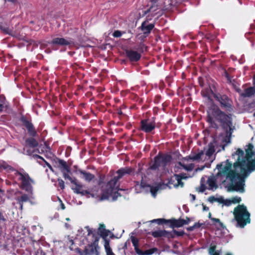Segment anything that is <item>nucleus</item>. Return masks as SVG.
<instances>
[{
	"label": "nucleus",
	"mask_w": 255,
	"mask_h": 255,
	"mask_svg": "<svg viewBox=\"0 0 255 255\" xmlns=\"http://www.w3.org/2000/svg\"><path fill=\"white\" fill-rule=\"evenodd\" d=\"M61 181L62 182V185H60V187H61L62 189H63L64 188V183H63V181Z\"/></svg>",
	"instance_id": "69168bd1"
},
{
	"label": "nucleus",
	"mask_w": 255,
	"mask_h": 255,
	"mask_svg": "<svg viewBox=\"0 0 255 255\" xmlns=\"http://www.w3.org/2000/svg\"><path fill=\"white\" fill-rule=\"evenodd\" d=\"M202 225H203V224L197 222V223H195L193 225V226L194 227V229H197V228H200Z\"/></svg>",
	"instance_id": "c03bdc74"
},
{
	"label": "nucleus",
	"mask_w": 255,
	"mask_h": 255,
	"mask_svg": "<svg viewBox=\"0 0 255 255\" xmlns=\"http://www.w3.org/2000/svg\"><path fill=\"white\" fill-rule=\"evenodd\" d=\"M231 202L232 204H236L240 203L242 199L239 196H234L231 198Z\"/></svg>",
	"instance_id": "2f4dec72"
},
{
	"label": "nucleus",
	"mask_w": 255,
	"mask_h": 255,
	"mask_svg": "<svg viewBox=\"0 0 255 255\" xmlns=\"http://www.w3.org/2000/svg\"><path fill=\"white\" fill-rule=\"evenodd\" d=\"M151 235L154 238L164 237L168 238H172L174 237V236L171 232H168L165 230L155 231L152 232Z\"/></svg>",
	"instance_id": "aec40b11"
},
{
	"label": "nucleus",
	"mask_w": 255,
	"mask_h": 255,
	"mask_svg": "<svg viewBox=\"0 0 255 255\" xmlns=\"http://www.w3.org/2000/svg\"><path fill=\"white\" fill-rule=\"evenodd\" d=\"M214 120L219 122L222 126L229 128V130L222 134L219 137L221 141L222 150H224L225 147L231 143V135L233 128H232V118L231 115H226L221 111L217 107L213 106V109L208 112V122L211 124L214 122Z\"/></svg>",
	"instance_id": "7ed1b4c3"
},
{
	"label": "nucleus",
	"mask_w": 255,
	"mask_h": 255,
	"mask_svg": "<svg viewBox=\"0 0 255 255\" xmlns=\"http://www.w3.org/2000/svg\"><path fill=\"white\" fill-rule=\"evenodd\" d=\"M65 227L66 229H70L71 228V225L68 223H65Z\"/></svg>",
	"instance_id": "5fc2aeb1"
},
{
	"label": "nucleus",
	"mask_w": 255,
	"mask_h": 255,
	"mask_svg": "<svg viewBox=\"0 0 255 255\" xmlns=\"http://www.w3.org/2000/svg\"><path fill=\"white\" fill-rule=\"evenodd\" d=\"M58 167L63 174L65 179H68L73 185L72 189L76 191H79L83 187L82 184L78 181L75 178L71 177L69 173L70 172V168L67 165V162L62 159L58 160Z\"/></svg>",
	"instance_id": "6e6552de"
},
{
	"label": "nucleus",
	"mask_w": 255,
	"mask_h": 255,
	"mask_svg": "<svg viewBox=\"0 0 255 255\" xmlns=\"http://www.w3.org/2000/svg\"><path fill=\"white\" fill-rule=\"evenodd\" d=\"M223 204L225 205L226 206H231L232 204V202H231V198L228 199H224V201L223 202Z\"/></svg>",
	"instance_id": "a19ab883"
},
{
	"label": "nucleus",
	"mask_w": 255,
	"mask_h": 255,
	"mask_svg": "<svg viewBox=\"0 0 255 255\" xmlns=\"http://www.w3.org/2000/svg\"><path fill=\"white\" fill-rule=\"evenodd\" d=\"M184 221H185V222L186 223H185V225H188L191 221V219L190 218L188 217H186V219H184Z\"/></svg>",
	"instance_id": "49530a36"
},
{
	"label": "nucleus",
	"mask_w": 255,
	"mask_h": 255,
	"mask_svg": "<svg viewBox=\"0 0 255 255\" xmlns=\"http://www.w3.org/2000/svg\"><path fill=\"white\" fill-rule=\"evenodd\" d=\"M45 163H46L47 166L49 168V169L53 171V168H52V166L50 165V164L47 162H45Z\"/></svg>",
	"instance_id": "13d9d810"
},
{
	"label": "nucleus",
	"mask_w": 255,
	"mask_h": 255,
	"mask_svg": "<svg viewBox=\"0 0 255 255\" xmlns=\"http://www.w3.org/2000/svg\"><path fill=\"white\" fill-rule=\"evenodd\" d=\"M15 177L20 182V188L26 191H32L34 189L35 182L24 170L16 171L14 173Z\"/></svg>",
	"instance_id": "1a4fd4ad"
},
{
	"label": "nucleus",
	"mask_w": 255,
	"mask_h": 255,
	"mask_svg": "<svg viewBox=\"0 0 255 255\" xmlns=\"http://www.w3.org/2000/svg\"><path fill=\"white\" fill-rule=\"evenodd\" d=\"M82 195H86L88 197L90 196L95 198L96 201L110 200L114 201L118 197L121 196L120 192H76Z\"/></svg>",
	"instance_id": "9d476101"
},
{
	"label": "nucleus",
	"mask_w": 255,
	"mask_h": 255,
	"mask_svg": "<svg viewBox=\"0 0 255 255\" xmlns=\"http://www.w3.org/2000/svg\"><path fill=\"white\" fill-rule=\"evenodd\" d=\"M86 229L87 230L88 236H92V243L86 246L83 251L79 252L80 254L81 255H99V249L100 248L98 246L99 237L98 235L94 233L93 229L88 226L86 227Z\"/></svg>",
	"instance_id": "0eeeda50"
},
{
	"label": "nucleus",
	"mask_w": 255,
	"mask_h": 255,
	"mask_svg": "<svg viewBox=\"0 0 255 255\" xmlns=\"http://www.w3.org/2000/svg\"><path fill=\"white\" fill-rule=\"evenodd\" d=\"M208 217H209V218H210V219H211V218H213L211 217V213H209Z\"/></svg>",
	"instance_id": "338daca9"
},
{
	"label": "nucleus",
	"mask_w": 255,
	"mask_h": 255,
	"mask_svg": "<svg viewBox=\"0 0 255 255\" xmlns=\"http://www.w3.org/2000/svg\"><path fill=\"white\" fill-rule=\"evenodd\" d=\"M151 193V195L153 197H155L156 196V195H157V192H150Z\"/></svg>",
	"instance_id": "bf43d9fd"
},
{
	"label": "nucleus",
	"mask_w": 255,
	"mask_h": 255,
	"mask_svg": "<svg viewBox=\"0 0 255 255\" xmlns=\"http://www.w3.org/2000/svg\"><path fill=\"white\" fill-rule=\"evenodd\" d=\"M190 196L191 198V201L192 202H194L196 199V196L195 195L190 194Z\"/></svg>",
	"instance_id": "8fccbe9b"
},
{
	"label": "nucleus",
	"mask_w": 255,
	"mask_h": 255,
	"mask_svg": "<svg viewBox=\"0 0 255 255\" xmlns=\"http://www.w3.org/2000/svg\"><path fill=\"white\" fill-rule=\"evenodd\" d=\"M0 29L5 33L11 34V32H12V30L6 27L3 26L1 24H0Z\"/></svg>",
	"instance_id": "e433bc0d"
},
{
	"label": "nucleus",
	"mask_w": 255,
	"mask_h": 255,
	"mask_svg": "<svg viewBox=\"0 0 255 255\" xmlns=\"http://www.w3.org/2000/svg\"><path fill=\"white\" fill-rule=\"evenodd\" d=\"M51 43L64 46L73 44L74 42L69 38H64L62 37H56L52 39Z\"/></svg>",
	"instance_id": "f3484780"
},
{
	"label": "nucleus",
	"mask_w": 255,
	"mask_h": 255,
	"mask_svg": "<svg viewBox=\"0 0 255 255\" xmlns=\"http://www.w3.org/2000/svg\"><path fill=\"white\" fill-rule=\"evenodd\" d=\"M93 232L95 233L96 234L98 235V237L99 238L101 237L103 239L107 238V237L109 236V233L110 232L109 230L106 229V226L104 224H100L99 227L98 229L97 233L93 230Z\"/></svg>",
	"instance_id": "4be33fe9"
},
{
	"label": "nucleus",
	"mask_w": 255,
	"mask_h": 255,
	"mask_svg": "<svg viewBox=\"0 0 255 255\" xmlns=\"http://www.w3.org/2000/svg\"><path fill=\"white\" fill-rule=\"evenodd\" d=\"M128 57L131 61H137L141 57V55L137 52L133 50H128L126 51Z\"/></svg>",
	"instance_id": "b1692460"
},
{
	"label": "nucleus",
	"mask_w": 255,
	"mask_h": 255,
	"mask_svg": "<svg viewBox=\"0 0 255 255\" xmlns=\"http://www.w3.org/2000/svg\"><path fill=\"white\" fill-rule=\"evenodd\" d=\"M170 159L171 157L169 155L156 156L155 157L154 163L150 166V168L155 170L161 166L164 167Z\"/></svg>",
	"instance_id": "f8f14e48"
},
{
	"label": "nucleus",
	"mask_w": 255,
	"mask_h": 255,
	"mask_svg": "<svg viewBox=\"0 0 255 255\" xmlns=\"http://www.w3.org/2000/svg\"><path fill=\"white\" fill-rule=\"evenodd\" d=\"M75 172L77 174H79L80 175V177L84 179L85 181L88 182H91L95 177L94 174L79 168H76Z\"/></svg>",
	"instance_id": "a211bd4d"
},
{
	"label": "nucleus",
	"mask_w": 255,
	"mask_h": 255,
	"mask_svg": "<svg viewBox=\"0 0 255 255\" xmlns=\"http://www.w3.org/2000/svg\"><path fill=\"white\" fill-rule=\"evenodd\" d=\"M215 151L213 143H210L208 144L207 148H204V150H201L195 154L190 155L189 156V159L185 158L181 162H179V164L186 170L191 171L193 169L194 165L191 162V160L198 161H209V162H212L213 161L212 155Z\"/></svg>",
	"instance_id": "20e7f679"
},
{
	"label": "nucleus",
	"mask_w": 255,
	"mask_h": 255,
	"mask_svg": "<svg viewBox=\"0 0 255 255\" xmlns=\"http://www.w3.org/2000/svg\"><path fill=\"white\" fill-rule=\"evenodd\" d=\"M5 1H8L11 2L12 3H15L16 2V0H4Z\"/></svg>",
	"instance_id": "052dcab7"
},
{
	"label": "nucleus",
	"mask_w": 255,
	"mask_h": 255,
	"mask_svg": "<svg viewBox=\"0 0 255 255\" xmlns=\"http://www.w3.org/2000/svg\"><path fill=\"white\" fill-rule=\"evenodd\" d=\"M183 0H165L163 3H160L162 9L164 10H171L176 5L181 3Z\"/></svg>",
	"instance_id": "2eb2a0df"
},
{
	"label": "nucleus",
	"mask_w": 255,
	"mask_h": 255,
	"mask_svg": "<svg viewBox=\"0 0 255 255\" xmlns=\"http://www.w3.org/2000/svg\"><path fill=\"white\" fill-rule=\"evenodd\" d=\"M215 98L219 102L221 106L228 111H231L232 102L226 95H214Z\"/></svg>",
	"instance_id": "ddd939ff"
},
{
	"label": "nucleus",
	"mask_w": 255,
	"mask_h": 255,
	"mask_svg": "<svg viewBox=\"0 0 255 255\" xmlns=\"http://www.w3.org/2000/svg\"><path fill=\"white\" fill-rule=\"evenodd\" d=\"M225 76H226V78H227L228 80L231 82L230 78L229 75L227 72L225 73Z\"/></svg>",
	"instance_id": "4d7b16f0"
},
{
	"label": "nucleus",
	"mask_w": 255,
	"mask_h": 255,
	"mask_svg": "<svg viewBox=\"0 0 255 255\" xmlns=\"http://www.w3.org/2000/svg\"><path fill=\"white\" fill-rule=\"evenodd\" d=\"M234 220L237 222V226L243 228L251 223V214L244 204H239L233 211Z\"/></svg>",
	"instance_id": "39448f33"
},
{
	"label": "nucleus",
	"mask_w": 255,
	"mask_h": 255,
	"mask_svg": "<svg viewBox=\"0 0 255 255\" xmlns=\"http://www.w3.org/2000/svg\"><path fill=\"white\" fill-rule=\"evenodd\" d=\"M17 200L20 205V208L22 209L23 203L30 201L29 197L26 194H23L20 197L17 198Z\"/></svg>",
	"instance_id": "c85d7f7f"
},
{
	"label": "nucleus",
	"mask_w": 255,
	"mask_h": 255,
	"mask_svg": "<svg viewBox=\"0 0 255 255\" xmlns=\"http://www.w3.org/2000/svg\"><path fill=\"white\" fill-rule=\"evenodd\" d=\"M184 219L179 218L176 219L175 218H172L169 219V227L171 228L174 229L175 228H180L185 225Z\"/></svg>",
	"instance_id": "412c9836"
},
{
	"label": "nucleus",
	"mask_w": 255,
	"mask_h": 255,
	"mask_svg": "<svg viewBox=\"0 0 255 255\" xmlns=\"http://www.w3.org/2000/svg\"><path fill=\"white\" fill-rule=\"evenodd\" d=\"M104 247L106 250V252H109L111 250H112L110 246V241L107 239V238H105L104 239Z\"/></svg>",
	"instance_id": "473e14b6"
},
{
	"label": "nucleus",
	"mask_w": 255,
	"mask_h": 255,
	"mask_svg": "<svg viewBox=\"0 0 255 255\" xmlns=\"http://www.w3.org/2000/svg\"><path fill=\"white\" fill-rule=\"evenodd\" d=\"M186 230L189 232H191V231H193L194 230H195V229H194V227L193 225L192 226H190V227H187L186 228Z\"/></svg>",
	"instance_id": "de8ad7c7"
},
{
	"label": "nucleus",
	"mask_w": 255,
	"mask_h": 255,
	"mask_svg": "<svg viewBox=\"0 0 255 255\" xmlns=\"http://www.w3.org/2000/svg\"><path fill=\"white\" fill-rule=\"evenodd\" d=\"M202 206H203V211H208L209 210V207H207L203 203L202 204Z\"/></svg>",
	"instance_id": "3c124183"
},
{
	"label": "nucleus",
	"mask_w": 255,
	"mask_h": 255,
	"mask_svg": "<svg viewBox=\"0 0 255 255\" xmlns=\"http://www.w3.org/2000/svg\"><path fill=\"white\" fill-rule=\"evenodd\" d=\"M232 168V163L229 162L228 160L226 161L222 162L220 164L217 165V168L218 169L219 172L217 174L216 176H210L208 177L207 180H206L205 177H203L201 179V185L199 191H204L206 190H214L217 189L218 185L217 183V178L219 176L225 177L226 179L223 181V185L225 187L227 190L229 191H244V189H228L227 186L225 185V182L227 180V178L229 176L231 171L234 170V166L233 169Z\"/></svg>",
	"instance_id": "f03ea898"
},
{
	"label": "nucleus",
	"mask_w": 255,
	"mask_h": 255,
	"mask_svg": "<svg viewBox=\"0 0 255 255\" xmlns=\"http://www.w3.org/2000/svg\"><path fill=\"white\" fill-rule=\"evenodd\" d=\"M4 97L0 96V112H1L4 106H6Z\"/></svg>",
	"instance_id": "72a5a7b5"
},
{
	"label": "nucleus",
	"mask_w": 255,
	"mask_h": 255,
	"mask_svg": "<svg viewBox=\"0 0 255 255\" xmlns=\"http://www.w3.org/2000/svg\"><path fill=\"white\" fill-rule=\"evenodd\" d=\"M125 33V32H122L120 30H116L113 33V36L114 37H120L123 34Z\"/></svg>",
	"instance_id": "4c0bfd02"
},
{
	"label": "nucleus",
	"mask_w": 255,
	"mask_h": 255,
	"mask_svg": "<svg viewBox=\"0 0 255 255\" xmlns=\"http://www.w3.org/2000/svg\"><path fill=\"white\" fill-rule=\"evenodd\" d=\"M187 177L185 174H181L175 175L169 181L168 184L159 183L155 184L151 189L150 191H158L159 190H167L171 189L173 187H177L179 186L183 187V183L182 179H187Z\"/></svg>",
	"instance_id": "423d86ee"
},
{
	"label": "nucleus",
	"mask_w": 255,
	"mask_h": 255,
	"mask_svg": "<svg viewBox=\"0 0 255 255\" xmlns=\"http://www.w3.org/2000/svg\"><path fill=\"white\" fill-rule=\"evenodd\" d=\"M69 243L71 245H73L74 244V241L72 240H69Z\"/></svg>",
	"instance_id": "e2e57ef3"
},
{
	"label": "nucleus",
	"mask_w": 255,
	"mask_h": 255,
	"mask_svg": "<svg viewBox=\"0 0 255 255\" xmlns=\"http://www.w3.org/2000/svg\"><path fill=\"white\" fill-rule=\"evenodd\" d=\"M118 180V178L116 177L111 180L107 185V191H119V190H122L119 188Z\"/></svg>",
	"instance_id": "6ab92c4d"
},
{
	"label": "nucleus",
	"mask_w": 255,
	"mask_h": 255,
	"mask_svg": "<svg viewBox=\"0 0 255 255\" xmlns=\"http://www.w3.org/2000/svg\"><path fill=\"white\" fill-rule=\"evenodd\" d=\"M23 124L27 128L30 135L33 136H35L36 135V131L35 130L33 126L31 123L28 121L25 120L23 122Z\"/></svg>",
	"instance_id": "a878e982"
},
{
	"label": "nucleus",
	"mask_w": 255,
	"mask_h": 255,
	"mask_svg": "<svg viewBox=\"0 0 255 255\" xmlns=\"http://www.w3.org/2000/svg\"><path fill=\"white\" fill-rule=\"evenodd\" d=\"M155 123L149 120L141 121V129L145 132H150L155 128Z\"/></svg>",
	"instance_id": "dca6fc26"
},
{
	"label": "nucleus",
	"mask_w": 255,
	"mask_h": 255,
	"mask_svg": "<svg viewBox=\"0 0 255 255\" xmlns=\"http://www.w3.org/2000/svg\"><path fill=\"white\" fill-rule=\"evenodd\" d=\"M66 220L67 221H70V219H69V218H66Z\"/></svg>",
	"instance_id": "774afa93"
},
{
	"label": "nucleus",
	"mask_w": 255,
	"mask_h": 255,
	"mask_svg": "<svg viewBox=\"0 0 255 255\" xmlns=\"http://www.w3.org/2000/svg\"><path fill=\"white\" fill-rule=\"evenodd\" d=\"M104 178H105L104 176H103L102 177H100V181H99V184H101L103 182L104 180Z\"/></svg>",
	"instance_id": "6e6d98bb"
},
{
	"label": "nucleus",
	"mask_w": 255,
	"mask_h": 255,
	"mask_svg": "<svg viewBox=\"0 0 255 255\" xmlns=\"http://www.w3.org/2000/svg\"><path fill=\"white\" fill-rule=\"evenodd\" d=\"M253 85H254L253 87H255V75H254V78H253Z\"/></svg>",
	"instance_id": "680f3d73"
},
{
	"label": "nucleus",
	"mask_w": 255,
	"mask_h": 255,
	"mask_svg": "<svg viewBox=\"0 0 255 255\" xmlns=\"http://www.w3.org/2000/svg\"><path fill=\"white\" fill-rule=\"evenodd\" d=\"M174 234L179 237L183 236L185 234V232L184 231H178L176 230H173Z\"/></svg>",
	"instance_id": "ea45409f"
},
{
	"label": "nucleus",
	"mask_w": 255,
	"mask_h": 255,
	"mask_svg": "<svg viewBox=\"0 0 255 255\" xmlns=\"http://www.w3.org/2000/svg\"><path fill=\"white\" fill-rule=\"evenodd\" d=\"M5 221H6V219L4 218L1 212H0V228H2V227L5 226Z\"/></svg>",
	"instance_id": "f704fd0d"
},
{
	"label": "nucleus",
	"mask_w": 255,
	"mask_h": 255,
	"mask_svg": "<svg viewBox=\"0 0 255 255\" xmlns=\"http://www.w3.org/2000/svg\"><path fill=\"white\" fill-rule=\"evenodd\" d=\"M217 202L222 204H223V202L224 201V199L222 197L217 198Z\"/></svg>",
	"instance_id": "a18cd8bd"
},
{
	"label": "nucleus",
	"mask_w": 255,
	"mask_h": 255,
	"mask_svg": "<svg viewBox=\"0 0 255 255\" xmlns=\"http://www.w3.org/2000/svg\"><path fill=\"white\" fill-rule=\"evenodd\" d=\"M38 145L37 141L33 137L28 138L25 140V146L24 148V151L25 154L30 155L34 152V149L29 148H34Z\"/></svg>",
	"instance_id": "4468645a"
},
{
	"label": "nucleus",
	"mask_w": 255,
	"mask_h": 255,
	"mask_svg": "<svg viewBox=\"0 0 255 255\" xmlns=\"http://www.w3.org/2000/svg\"><path fill=\"white\" fill-rule=\"evenodd\" d=\"M58 200L59 201V206L57 207V210H64L65 209V206L64 203L62 202V200L58 197Z\"/></svg>",
	"instance_id": "58836bf2"
},
{
	"label": "nucleus",
	"mask_w": 255,
	"mask_h": 255,
	"mask_svg": "<svg viewBox=\"0 0 255 255\" xmlns=\"http://www.w3.org/2000/svg\"><path fill=\"white\" fill-rule=\"evenodd\" d=\"M202 95H203V96L205 97V98H207V99H208L209 101H211V99H210V96H209L208 95H207V94H203V93L202 94Z\"/></svg>",
	"instance_id": "603ef678"
},
{
	"label": "nucleus",
	"mask_w": 255,
	"mask_h": 255,
	"mask_svg": "<svg viewBox=\"0 0 255 255\" xmlns=\"http://www.w3.org/2000/svg\"><path fill=\"white\" fill-rule=\"evenodd\" d=\"M163 9H162L160 3H157L155 0L150 1L146 7L142 10V16L147 15L148 19L150 20L151 17L157 15L159 16L162 14Z\"/></svg>",
	"instance_id": "9b49d317"
},
{
	"label": "nucleus",
	"mask_w": 255,
	"mask_h": 255,
	"mask_svg": "<svg viewBox=\"0 0 255 255\" xmlns=\"http://www.w3.org/2000/svg\"><path fill=\"white\" fill-rule=\"evenodd\" d=\"M255 94V87H250L246 89L244 92L241 94L242 97H251Z\"/></svg>",
	"instance_id": "bb28decb"
},
{
	"label": "nucleus",
	"mask_w": 255,
	"mask_h": 255,
	"mask_svg": "<svg viewBox=\"0 0 255 255\" xmlns=\"http://www.w3.org/2000/svg\"><path fill=\"white\" fill-rule=\"evenodd\" d=\"M217 198L214 196H210L208 199V201L211 203H213L215 202H217Z\"/></svg>",
	"instance_id": "79ce46f5"
},
{
	"label": "nucleus",
	"mask_w": 255,
	"mask_h": 255,
	"mask_svg": "<svg viewBox=\"0 0 255 255\" xmlns=\"http://www.w3.org/2000/svg\"><path fill=\"white\" fill-rule=\"evenodd\" d=\"M246 154L244 156V151L238 149L232 156L237 158L234 163V170L231 171L225 182L228 189H244L245 178L255 167V150L254 146L249 144L246 149Z\"/></svg>",
	"instance_id": "f257e3e1"
},
{
	"label": "nucleus",
	"mask_w": 255,
	"mask_h": 255,
	"mask_svg": "<svg viewBox=\"0 0 255 255\" xmlns=\"http://www.w3.org/2000/svg\"><path fill=\"white\" fill-rule=\"evenodd\" d=\"M154 26L153 23H148L146 21H144L142 23L140 28L143 34L147 35L150 33Z\"/></svg>",
	"instance_id": "5701e85b"
},
{
	"label": "nucleus",
	"mask_w": 255,
	"mask_h": 255,
	"mask_svg": "<svg viewBox=\"0 0 255 255\" xmlns=\"http://www.w3.org/2000/svg\"><path fill=\"white\" fill-rule=\"evenodd\" d=\"M156 250V248H152L151 249L147 250L145 251H141V254H137L138 255H150L154 253Z\"/></svg>",
	"instance_id": "7c9ffc66"
},
{
	"label": "nucleus",
	"mask_w": 255,
	"mask_h": 255,
	"mask_svg": "<svg viewBox=\"0 0 255 255\" xmlns=\"http://www.w3.org/2000/svg\"><path fill=\"white\" fill-rule=\"evenodd\" d=\"M39 254H40V255H46L45 252H43L42 250H40V252L38 251H37L36 255H38Z\"/></svg>",
	"instance_id": "09e8293b"
},
{
	"label": "nucleus",
	"mask_w": 255,
	"mask_h": 255,
	"mask_svg": "<svg viewBox=\"0 0 255 255\" xmlns=\"http://www.w3.org/2000/svg\"><path fill=\"white\" fill-rule=\"evenodd\" d=\"M132 172V169L131 168L126 167L125 168H122L117 171L118 174V176L119 179L122 178L126 174H130Z\"/></svg>",
	"instance_id": "393cba45"
},
{
	"label": "nucleus",
	"mask_w": 255,
	"mask_h": 255,
	"mask_svg": "<svg viewBox=\"0 0 255 255\" xmlns=\"http://www.w3.org/2000/svg\"><path fill=\"white\" fill-rule=\"evenodd\" d=\"M107 255H115L112 252V250H111L109 252H107Z\"/></svg>",
	"instance_id": "864d4df0"
},
{
	"label": "nucleus",
	"mask_w": 255,
	"mask_h": 255,
	"mask_svg": "<svg viewBox=\"0 0 255 255\" xmlns=\"http://www.w3.org/2000/svg\"><path fill=\"white\" fill-rule=\"evenodd\" d=\"M211 220H212V221H213L215 223H218L219 224V227L221 228H225V226L224 225V224L220 221V219H217V218H211Z\"/></svg>",
	"instance_id": "c9c22d12"
},
{
	"label": "nucleus",
	"mask_w": 255,
	"mask_h": 255,
	"mask_svg": "<svg viewBox=\"0 0 255 255\" xmlns=\"http://www.w3.org/2000/svg\"><path fill=\"white\" fill-rule=\"evenodd\" d=\"M7 164L3 161H0V167L6 169L8 167Z\"/></svg>",
	"instance_id": "37998d69"
},
{
	"label": "nucleus",
	"mask_w": 255,
	"mask_h": 255,
	"mask_svg": "<svg viewBox=\"0 0 255 255\" xmlns=\"http://www.w3.org/2000/svg\"><path fill=\"white\" fill-rule=\"evenodd\" d=\"M131 241L134 248L135 253L137 254H141V250L138 248V240L134 237H131Z\"/></svg>",
	"instance_id": "cd10ccee"
},
{
	"label": "nucleus",
	"mask_w": 255,
	"mask_h": 255,
	"mask_svg": "<svg viewBox=\"0 0 255 255\" xmlns=\"http://www.w3.org/2000/svg\"><path fill=\"white\" fill-rule=\"evenodd\" d=\"M35 156H36V157L37 158H40V159H42V158L40 156L38 155H35Z\"/></svg>",
	"instance_id": "0e129e2a"
},
{
	"label": "nucleus",
	"mask_w": 255,
	"mask_h": 255,
	"mask_svg": "<svg viewBox=\"0 0 255 255\" xmlns=\"http://www.w3.org/2000/svg\"><path fill=\"white\" fill-rule=\"evenodd\" d=\"M152 223H156L158 225H166L169 226V219H165L163 218H159L153 219L151 221Z\"/></svg>",
	"instance_id": "c756f323"
}]
</instances>
